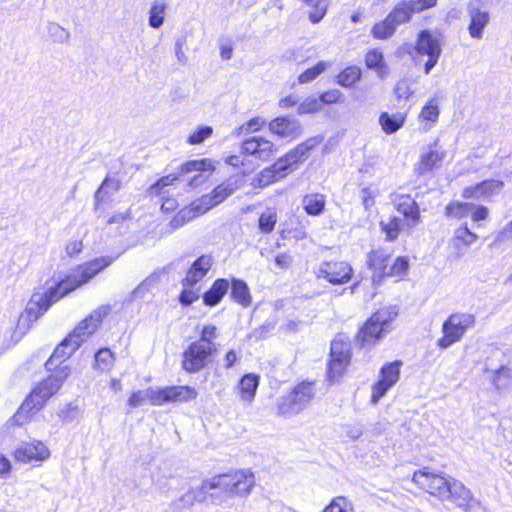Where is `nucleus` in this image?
<instances>
[{
  "label": "nucleus",
  "instance_id": "43",
  "mask_svg": "<svg viewBox=\"0 0 512 512\" xmlns=\"http://www.w3.org/2000/svg\"><path fill=\"white\" fill-rule=\"evenodd\" d=\"M380 227L385 233L386 239L394 241L402 231V220L399 217L391 216L387 220H382Z\"/></svg>",
  "mask_w": 512,
  "mask_h": 512
},
{
  "label": "nucleus",
  "instance_id": "38",
  "mask_svg": "<svg viewBox=\"0 0 512 512\" xmlns=\"http://www.w3.org/2000/svg\"><path fill=\"white\" fill-rule=\"evenodd\" d=\"M361 76V69L356 65H351L336 76V83L344 88H352L361 79Z\"/></svg>",
  "mask_w": 512,
  "mask_h": 512
},
{
  "label": "nucleus",
  "instance_id": "15",
  "mask_svg": "<svg viewBox=\"0 0 512 512\" xmlns=\"http://www.w3.org/2000/svg\"><path fill=\"white\" fill-rule=\"evenodd\" d=\"M241 186L239 179L230 178L215 187L210 194L201 196L202 203L205 205L204 210L209 211L213 207L225 201L234 194Z\"/></svg>",
  "mask_w": 512,
  "mask_h": 512
},
{
  "label": "nucleus",
  "instance_id": "19",
  "mask_svg": "<svg viewBox=\"0 0 512 512\" xmlns=\"http://www.w3.org/2000/svg\"><path fill=\"white\" fill-rule=\"evenodd\" d=\"M158 406L167 403H181L193 400L197 397V392L190 386H172L162 389L157 388Z\"/></svg>",
  "mask_w": 512,
  "mask_h": 512
},
{
  "label": "nucleus",
  "instance_id": "61",
  "mask_svg": "<svg viewBox=\"0 0 512 512\" xmlns=\"http://www.w3.org/2000/svg\"><path fill=\"white\" fill-rule=\"evenodd\" d=\"M179 172L177 174H170L160 178L155 184H153L149 191L152 195H160L161 191L164 187L172 185L178 178Z\"/></svg>",
  "mask_w": 512,
  "mask_h": 512
},
{
  "label": "nucleus",
  "instance_id": "11",
  "mask_svg": "<svg viewBox=\"0 0 512 512\" xmlns=\"http://www.w3.org/2000/svg\"><path fill=\"white\" fill-rule=\"evenodd\" d=\"M109 307L101 306L94 310L88 317L82 320L68 335L77 346L85 342L98 328L102 320L108 315Z\"/></svg>",
  "mask_w": 512,
  "mask_h": 512
},
{
  "label": "nucleus",
  "instance_id": "2",
  "mask_svg": "<svg viewBox=\"0 0 512 512\" xmlns=\"http://www.w3.org/2000/svg\"><path fill=\"white\" fill-rule=\"evenodd\" d=\"M413 481L430 495L441 500H451L465 512H484L482 504L472 497L470 491L461 482L455 479L419 470L414 473Z\"/></svg>",
  "mask_w": 512,
  "mask_h": 512
},
{
  "label": "nucleus",
  "instance_id": "44",
  "mask_svg": "<svg viewBox=\"0 0 512 512\" xmlns=\"http://www.w3.org/2000/svg\"><path fill=\"white\" fill-rule=\"evenodd\" d=\"M167 5L164 1H155L149 9V25L152 28H159L163 25Z\"/></svg>",
  "mask_w": 512,
  "mask_h": 512
},
{
  "label": "nucleus",
  "instance_id": "3",
  "mask_svg": "<svg viewBox=\"0 0 512 512\" xmlns=\"http://www.w3.org/2000/svg\"><path fill=\"white\" fill-rule=\"evenodd\" d=\"M69 373V368L64 366L42 381L20 406L14 415V421L23 425L30 420L44 406L45 402L60 389Z\"/></svg>",
  "mask_w": 512,
  "mask_h": 512
},
{
  "label": "nucleus",
  "instance_id": "58",
  "mask_svg": "<svg viewBox=\"0 0 512 512\" xmlns=\"http://www.w3.org/2000/svg\"><path fill=\"white\" fill-rule=\"evenodd\" d=\"M82 411L80 406L76 401L68 403L65 407H63L60 411V418L63 421L71 422L80 417Z\"/></svg>",
  "mask_w": 512,
  "mask_h": 512
},
{
  "label": "nucleus",
  "instance_id": "16",
  "mask_svg": "<svg viewBox=\"0 0 512 512\" xmlns=\"http://www.w3.org/2000/svg\"><path fill=\"white\" fill-rule=\"evenodd\" d=\"M277 151L276 145L263 137L253 136L242 143V152L255 157L256 159L267 161Z\"/></svg>",
  "mask_w": 512,
  "mask_h": 512
},
{
  "label": "nucleus",
  "instance_id": "20",
  "mask_svg": "<svg viewBox=\"0 0 512 512\" xmlns=\"http://www.w3.org/2000/svg\"><path fill=\"white\" fill-rule=\"evenodd\" d=\"M269 131L280 138L293 140L302 134L299 121L288 117H277L268 123Z\"/></svg>",
  "mask_w": 512,
  "mask_h": 512
},
{
  "label": "nucleus",
  "instance_id": "23",
  "mask_svg": "<svg viewBox=\"0 0 512 512\" xmlns=\"http://www.w3.org/2000/svg\"><path fill=\"white\" fill-rule=\"evenodd\" d=\"M211 488H204V481L199 487L187 490L180 498L174 501V508L177 512H186L193 508L197 502L205 499V493Z\"/></svg>",
  "mask_w": 512,
  "mask_h": 512
},
{
  "label": "nucleus",
  "instance_id": "26",
  "mask_svg": "<svg viewBox=\"0 0 512 512\" xmlns=\"http://www.w3.org/2000/svg\"><path fill=\"white\" fill-rule=\"evenodd\" d=\"M397 211L405 217L406 225L414 227L420 220V210L417 203L408 195L400 196L396 201Z\"/></svg>",
  "mask_w": 512,
  "mask_h": 512
},
{
  "label": "nucleus",
  "instance_id": "21",
  "mask_svg": "<svg viewBox=\"0 0 512 512\" xmlns=\"http://www.w3.org/2000/svg\"><path fill=\"white\" fill-rule=\"evenodd\" d=\"M444 157L445 152L437 148V144L429 146L428 150L421 154L419 161L416 163L415 172L421 176L439 168Z\"/></svg>",
  "mask_w": 512,
  "mask_h": 512
},
{
  "label": "nucleus",
  "instance_id": "49",
  "mask_svg": "<svg viewBox=\"0 0 512 512\" xmlns=\"http://www.w3.org/2000/svg\"><path fill=\"white\" fill-rule=\"evenodd\" d=\"M396 31L395 26L390 19L386 17L384 20L374 24L371 34L375 39L384 40L390 38Z\"/></svg>",
  "mask_w": 512,
  "mask_h": 512
},
{
  "label": "nucleus",
  "instance_id": "56",
  "mask_svg": "<svg viewBox=\"0 0 512 512\" xmlns=\"http://www.w3.org/2000/svg\"><path fill=\"white\" fill-rule=\"evenodd\" d=\"M212 134L213 128L211 126H201L189 135L187 142L191 145H199L210 138Z\"/></svg>",
  "mask_w": 512,
  "mask_h": 512
},
{
  "label": "nucleus",
  "instance_id": "5",
  "mask_svg": "<svg viewBox=\"0 0 512 512\" xmlns=\"http://www.w3.org/2000/svg\"><path fill=\"white\" fill-rule=\"evenodd\" d=\"M475 322V316L471 313L451 314L442 325L443 336L437 340V346L440 349H447L459 342L465 333L474 327Z\"/></svg>",
  "mask_w": 512,
  "mask_h": 512
},
{
  "label": "nucleus",
  "instance_id": "1",
  "mask_svg": "<svg viewBox=\"0 0 512 512\" xmlns=\"http://www.w3.org/2000/svg\"><path fill=\"white\" fill-rule=\"evenodd\" d=\"M113 257L105 256L79 265L58 285L45 293H34L25 309L18 317L11 339L18 342L31 329L35 323L48 310L53 302L58 301L75 289L89 282L98 273L111 265Z\"/></svg>",
  "mask_w": 512,
  "mask_h": 512
},
{
  "label": "nucleus",
  "instance_id": "42",
  "mask_svg": "<svg viewBox=\"0 0 512 512\" xmlns=\"http://www.w3.org/2000/svg\"><path fill=\"white\" fill-rule=\"evenodd\" d=\"M231 295L233 299L241 304L243 307H247L251 303V296L247 284L242 280H233L231 287Z\"/></svg>",
  "mask_w": 512,
  "mask_h": 512
},
{
  "label": "nucleus",
  "instance_id": "34",
  "mask_svg": "<svg viewBox=\"0 0 512 512\" xmlns=\"http://www.w3.org/2000/svg\"><path fill=\"white\" fill-rule=\"evenodd\" d=\"M229 288V282L226 279H217L212 287L204 294L203 301L208 306L217 305Z\"/></svg>",
  "mask_w": 512,
  "mask_h": 512
},
{
  "label": "nucleus",
  "instance_id": "29",
  "mask_svg": "<svg viewBox=\"0 0 512 512\" xmlns=\"http://www.w3.org/2000/svg\"><path fill=\"white\" fill-rule=\"evenodd\" d=\"M406 114L402 112H396L389 114L388 112H382L379 115V125L382 131L386 134H393L401 129L405 123Z\"/></svg>",
  "mask_w": 512,
  "mask_h": 512
},
{
  "label": "nucleus",
  "instance_id": "52",
  "mask_svg": "<svg viewBox=\"0 0 512 512\" xmlns=\"http://www.w3.org/2000/svg\"><path fill=\"white\" fill-rule=\"evenodd\" d=\"M379 195V188L370 184L363 187L360 191V198L365 211H370L375 205V199Z\"/></svg>",
  "mask_w": 512,
  "mask_h": 512
},
{
  "label": "nucleus",
  "instance_id": "55",
  "mask_svg": "<svg viewBox=\"0 0 512 512\" xmlns=\"http://www.w3.org/2000/svg\"><path fill=\"white\" fill-rule=\"evenodd\" d=\"M327 66V62L319 61L313 67L308 68L302 74H300L298 77L299 82L304 84L314 80L317 76L326 70Z\"/></svg>",
  "mask_w": 512,
  "mask_h": 512
},
{
  "label": "nucleus",
  "instance_id": "35",
  "mask_svg": "<svg viewBox=\"0 0 512 512\" xmlns=\"http://www.w3.org/2000/svg\"><path fill=\"white\" fill-rule=\"evenodd\" d=\"M79 347L67 336L54 350L50 360L46 363L49 368L56 362L68 359Z\"/></svg>",
  "mask_w": 512,
  "mask_h": 512
},
{
  "label": "nucleus",
  "instance_id": "13",
  "mask_svg": "<svg viewBox=\"0 0 512 512\" xmlns=\"http://www.w3.org/2000/svg\"><path fill=\"white\" fill-rule=\"evenodd\" d=\"M352 267L347 262H324L315 272L318 279H326L332 284L347 283L352 276Z\"/></svg>",
  "mask_w": 512,
  "mask_h": 512
},
{
  "label": "nucleus",
  "instance_id": "25",
  "mask_svg": "<svg viewBox=\"0 0 512 512\" xmlns=\"http://www.w3.org/2000/svg\"><path fill=\"white\" fill-rule=\"evenodd\" d=\"M439 116V99L432 97L429 98L422 106L417 120L422 129L428 131L438 122Z\"/></svg>",
  "mask_w": 512,
  "mask_h": 512
},
{
  "label": "nucleus",
  "instance_id": "8",
  "mask_svg": "<svg viewBox=\"0 0 512 512\" xmlns=\"http://www.w3.org/2000/svg\"><path fill=\"white\" fill-rule=\"evenodd\" d=\"M215 171V162L209 158L190 160L179 168V175L187 176V185L190 188L203 186Z\"/></svg>",
  "mask_w": 512,
  "mask_h": 512
},
{
  "label": "nucleus",
  "instance_id": "14",
  "mask_svg": "<svg viewBox=\"0 0 512 512\" xmlns=\"http://www.w3.org/2000/svg\"><path fill=\"white\" fill-rule=\"evenodd\" d=\"M319 143L320 141L316 138L308 139L289 151L283 157L279 158L277 163L282 164L284 174L288 175L297 169L298 165L307 158L308 153Z\"/></svg>",
  "mask_w": 512,
  "mask_h": 512
},
{
  "label": "nucleus",
  "instance_id": "62",
  "mask_svg": "<svg viewBox=\"0 0 512 512\" xmlns=\"http://www.w3.org/2000/svg\"><path fill=\"white\" fill-rule=\"evenodd\" d=\"M179 172L177 174H170L160 178L155 184H153L149 191L152 195H160L161 191L164 187L172 185L178 178Z\"/></svg>",
  "mask_w": 512,
  "mask_h": 512
},
{
  "label": "nucleus",
  "instance_id": "18",
  "mask_svg": "<svg viewBox=\"0 0 512 512\" xmlns=\"http://www.w3.org/2000/svg\"><path fill=\"white\" fill-rule=\"evenodd\" d=\"M503 187L502 181L488 179L465 187L461 195L464 199L486 200L492 195L500 193Z\"/></svg>",
  "mask_w": 512,
  "mask_h": 512
},
{
  "label": "nucleus",
  "instance_id": "57",
  "mask_svg": "<svg viewBox=\"0 0 512 512\" xmlns=\"http://www.w3.org/2000/svg\"><path fill=\"white\" fill-rule=\"evenodd\" d=\"M95 362L102 371L109 370L114 363L113 353L107 348L101 349L95 355Z\"/></svg>",
  "mask_w": 512,
  "mask_h": 512
},
{
  "label": "nucleus",
  "instance_id": "39",
  "mask_svg": "<svg viewBox=\"0 0 512 512\" xmlns=\"http://www.w3.org/2000/svg\"><path fill=\"white\" fill-rule=\"evenodd\" d=\"M50 456L49 450H16L15 459L18 462L37 465Z\"/></svg>",
  "mask_w": 512,
  "mask_h": 512
},
{
  "label": "nucleus",
  "instance_id": "41",
  "mask_svg": "<svg viewBox=\"0 0 512 512\" xmlns=\"http://www.w3.org/2000/svg\"><path fill=\"white\" fill-rule=\"evenodd\" d=\"M413 13L415 12L412 10L410 5L403 2L396 5L387 17L397 29L399 25L408 22Z\"/></svg>",
  "mask_w": 512,
  "mask_h": 512
},
{
  "label": "nucleus",
  "instance_id": "12",
  "mask_svg": "<svg viewBox=\"0 0 512 512\" xmlns=\"http://www.w3.org/2000/svg\"><path fill=\"white\" fill-rule=\"evenodd\" d=\"M400 361L385 364L380 370V378L372 387L371 402L373 404L378 401L393 387L400 377Z\"/></svg>",
  "mask_w": 512,
  "mask_h": 512
},
{
  "label": "nucleus",
  "instance_id": "54",
  "mask_svg": "<svg viewBox=\"0 0 512 512\" xmlns=\"http://www.w3.org/2000/svg\"><path fill=\"white\" fill-rule=\"evenodd\" d=\"M218 337V329L213 324H206L200 331V339L197 342H203L216 351L214 340Z\"/></svg>",
  "mask_w": 512,
  "mask_h": 512
},
{
  "label": "nucleus",
  "instance_id": "37",
  "mask_svg": "<svg viewBox=\"0 0 512 512\" xmlns=\"http://www.w3.org/2000/svg\"><path fill=\"white\" fill-rule=\"evenodd\" d=\"M158 406L157 388L149 387L145 390H138L131 394L128 399V405L132 408H136L145 403Z\"/></svg>",
  "mask_w": 512,
  "mask_h": 512
},
{
  "label": "nucleus",
  "instance_id": "28",
  "mask_svg": "<svg viewBox=\"0 0 512 512\" xmlns=\"http://www.w3.org/2000/svg\"><path fill=\"white\" fill-rule=\"evenodd\" d=\"M470 24L468 26L469 34L472 38L481 39L483 31L489 22V13L478 7L469 8Z\"/></svg>",
  "mask_w": 512,
  "mask_h": 512
},
{
  "label": "nucleus",
  "instance_id": "46",
  "mask_svg": "<svg viewBox=\"0 0 512 512\" xmlns=\"http://www.w3.org/2000/svg\"><path fill=\"white\" fill-rule=\"evenodd\" d=\"M278 216L274 208H267L261 213L258 220V229L261 233L270 234L277 223Z\"/></svg>",
  "mask_w": 512,
  "mask_h": 512
},
{
  "label": "nucleus",
  "instance_id": "33",
  "mask_svg": "<svg viewBox=\"0 0 512 512\" xmlns=\"http://www.w3.org/2000/svg\"><path fill=\"white\" fill-rule=\"evenodd\" d=\"M478 236L471 232L467 225H461L458 227L453 234L452 244L455 249H457L460 253L465 250L467 247L476 242Z\"/></svg>",
  "mask_w": 512,
  "mask_h": 512
},
{
  "label": "nucleus",
  "instance_id": "24",
  "mask_svg": "<svg viewBox=\"0 0 512 512\" xmlns=\"http://www.w3.org/2000/svg\"><path fill=\"white\" fill-rule=\"evenodd\" d=\"M204 204L202 203L201 198L196 199L193 201L189 206L181 209L170 221V226L173 229L180 228L184 226L186 223L190 222L191 220L199 217L200 215L205 214L208 212L207 210H204Z\"/></svg>",
  "mask_w": 512,
  "mask_h": 512
},
{
  "label": "nucleus",
  "instance_id": "17",
  "mask_svg": "<svg viewBox=\"0 0 512 512\" xmlns=\"http://www.w3.org/2000/svg\"><path fill=\"white\" fill-rule=\"evenodd\" d=\"M214 264V258L210 254L198 257L189 267L182 280L184 287L191 288L202 281Z\"/></svg>",
  "mask_w": 512,
  "mask_h": 512
},
{
  "label": "nucleus",
  "instance_id": "36",
  "mask_svg": "<svg viewBox=\"0 0 512 512\" xmlns=\"http://www.w3.org/2000/svg\"><path fill=\"white\" fill-rule=\"evenodd\" d=\"M486 374L492 386L498 391L508 388L511 384L512 371L508 366H500L499 369Z\"/></svg>",
  "mask_w": 512,
  "mask_h": 512
},
{
  "label": "nucleus",
  "instance_id": "9",
  "mask_svg": "<svg viewBox=\"0 0 512 512\" xmlns=\"http://www.w3.org/2000/svg\"><path fill=\"white\" fill-rule=\"evenodd\" d=\"M331 359L328 364V377L335 381L345 371L350 362V343L343 335L337 336L331 343Z\"/></svg>",
  "mask_w": 512,
  "mask_h": 512
},
{
  "label": "nucleus",
  "instance_id": "31",
  "mask_svg": "<svg viewBox=\"0 0 512 512\" xmlns=\"http://www.w3.org/2000/svg\"><path fill=\"white\" fill-rule=\"evenodd\" d=\"M284 169L281 163H274L273 166L266 168L260 172L257 178L254 180L255 185L264 188L270 184L277 182L284 178Z\"/></svg>",
  "mask_w": 512,
  "mask_h": 512
},
{
  "label": "nucleus",
  "instance_id": "64",
  "mask_svg": "<svg viewBox=\"0 0 512 512\" xmlns=\"http://www.w3.org/2000/svg\"><path fill=\"white\" fill-rule=\"evenodd\" d=\"M277 409L278 413L281 415L296 414L299 412V410L295 409L290 394L279 399Z\"/></svg>",
  "mask_w": 512,
  "mask_h": 512
},
{
  "label": "nucleus",
  "instance_id": "45",
  "mask_svg": "<svg viewBox=\"0 0 512 512\" xmlns=\"http://www.w3.org/2000/svg\"><path fill=\"white\" fill-rule=\"evenodd\" d=\"M307 6L311 7L308 18L310 22L319 23L326 15L328 3L327 0H301Z\"/></svg>",
  "mask_w": 512,
  "mask_h": 512
},
{
  "label": "nucleus",
  "instance_id": "22",
  "mask_svg": "<svg viewBox=\"0 0 512 512\" xmlns=\"http://www.w3.org/2000/svg\"><path fill=\"white\" fill-rule=\"evenodd\" d=\"M368 266L373 270V282H379L384 276L388 275L389 262L391 255L384 249H377L370 252L367 256Z\"/></svg>",
  "mask_w": 512,
  "mask_h": 512
},
{
  "label": "nucleus",
  "instance_id": "6",
  "mask_svg": "<svg viewBox=\"0 0 512 512\" xmlns=\"http://www.w3.org/2000/svg\"><path fill=\"white\" fill-rule=\"evenodd\" d=\"M397 316L394 307H385L376 311L358 333L357 339L362 346H373L387 330L389 323Z\"/></svg>",
  "mask_w": 512,
  "mask_h": 512
},
{
  "label": "nucleus",
  "instance_id": "48",
  "mask_svg": "<svg viewBox=\"0 0 512 512\" xmlns=\"http://www.w3.org/2000/svg\"><path fill=\"white\" fill-rule=\"evenodd\" d=\"M121 187V182L114 177H106L95 194V201L100 203L105 200V196H109L117 192Z\"/></svg>",
  "mask_w": 512,
  "mask_h": 512
},
{
  "label": "nucleus",
  "instance_id": "7",
  "mask_svg": "<svg viewBox=\"0 0 512 512\" xmlns=\"http://www.w3.org/2000/svg\"><path fill=\"white\" fill-rule=\"evenodd\" d=\"M417 56H427L424 64V73L427 75L436 66L440 58L442 47L439 35L429 30H423L417 35L415 43Z\"/></svg>",
  "mask_w": 512,
  "mask_h": 512
},
{
  "label": "nucleus",
  "instance_id": "32",
  "mask_svg": "<svg viewBox=\"0 0 512 512\" xmlns=\"http://www.w3.org/2000/svg\"><path fill=\"white\" fill-rule=\"evenodd\" d=\"M301 204L308 215L318 216L325 209L326 197L321 193H310L303 197Z\"/></svg>",
  "mask_w": 512,
  "mask_h": 512
},
{
  "label": "nucleus",
  "instance_id": "63",
  "mask_svg": "<svg viewBox=\"0 0 512 512\" xmlns=\"http://www.w3.org/2000/svg\"><path fill=\"white\" fill-rule=\"evenodd\" d=\"M408 266L409 264L407 259L403 257H398L397 259H395L394 263L389 266L387 276L402 277L406 274Z\"/></svg>",
  "mask_w": 512,
  "mask_h": 512
},
{
  "label": "nucleus",
  "instance_id": "53",
  "mask_svg": "<svg viewBox=\"0 0 512 512\" xmlns=\"http://www.w3.org/2000/svg\"><path fill=\"white\" fill-rule=\"evenodd\" d=\"M48 35L51 40L55 43H68L70 39V33L67 29L59 25L58 23H49L47 27Z\"/></svg>",
  "mask_w": 512,
  "mask_h": 512
},
{
  "label": "nucleus",
  "instance_id": "40",
  "mask_svg": "<svg viewBox=\"0 0 512 512\" xmlns=\"http://www.w3.org/2000/svg\"><path fill=\"white\" fill-rule=\"evenodd\" d=\"M365 63L369 69H373L381 78L387 74V67L384 63L383 54L376 49L369 50L365 55Z\"/></svg>",
  "mask_w": 512,
  "mask_h": 512
},
{
  "label": "nucleus",
  "instance_id": "27",
  "mask_svg": "<svg viewBox=\"0 0 512 512\" xmlns=\"http://www.w3.org/2000/svg\"><path fill=\"white\" fill-rule=\"evenodd\" d=\"M259 379V376L254 373H248L240 379L237 385V392L244 404L249 405L254 401L259 386Z\"/></svg>",
  "mask_w": 512,
  "mask_h": 512
},
{
  "label": "nucleus",
  "instance_id": "51",
  "mask_svg": "<svg viewBox=\"0 0 512 512\" xmlns=\"http://www.w3.org/2000/svg\"><path fill=\"white\" fill-rule=\"evenodd\" d=\"M321 512H355L353 503L343 496L334 497Z\"/></svg>",
  "mask_w": 512,
  "mask_h": 512
},
{
  "label": "nucleus",
  "instance_id": "60",
  "mask_svg": "<svg viewBox=\"0 0 512 512\" xmlns=\"http://www.w3.org/2000/svg\"><path fill=\"white\" fill-rule=\"evenodd\" d=\"M320 108L321 104L318 98L307 97L298 105L297 112L298 114L314 113Z\"/></svg>",
  "mask_w": 512,
  "mask_h": 512
},
{
  "label": "nucleus",
  "instance_id": "30",
  "mask_svg": "<svg viewBox=\"0 0 512 512\" xmlns=\"http://www.w3.org/2000/svg\"><path fill=\"white\" fill-rule=\"evenodd\" d=\"M289 394L292 397L295 409L300 412L314 397V389L311 383H301Z\"/></svg>",
  "mask_w": 512,
  "mask_h": 512
},
{
  "label": "nucleus",
  "instance_id": "50",
  "mask_svg": "<svg viewBox=\"0 0 512 512\" xmlns=\"http://www.w3.org/2000/svg\"><path fill=\"white\" fill-rule=\"evenodd\" d=\"M500 366H508L506 364L505 354L502 350L494 348L484 361V372L488 373L494 371L499 369Z\"/></svg>",
  "mask_w": 512,
  "mask_h": 512
},
{
  "label": "nucleus",
  "instance_id": "47",
  "mask_svg": "<svg viewBox=\"0 0 512 512\" xmlns=\"http://www.w3.org/2000/svg\"><path fill=\"white\" fill-rule=\"evenodd\" d=\"M474 208V204L467 202L453 201L445 207V215L455 219L466 217Z\"/></svg>",
  "mask_w": 512,
  "mask_h": 512
},
{
  "label": "nucleus",
  "instance_id": "4",
  "mask_svg": "<svg viewBox=\"0 0 512 512\" xmlns=\"http://www.w3.org/2000/svg\"><path fill=\"white\" fill-rule=\"evenodd\" d=\"M256 486L254 473L238 469L204 480V488L222 489L229 497H248Z\"/></svg>",
  "mask_w": 512,
  "mask_h": 512
},
{
  "label": "nucleus",
  "instance_id": "59",
  "mask_svg": "<svg viewBox=\"0 0 512 512\" xmlns=\"http://www.w3.org/2000/svg\"><path fill=\"white\" fill-rule=\"evenodd\" d=\"M264 125H265V120L263 118L254 117V118L250 119L248 122L239 126L235 131V135L239 136L242 133L247 134V133H251V132H257Z\"/></svg>",
  "mask_w": 512,
  "mask_h": 512
},
{
  "label": "nucleus",
  "instance_id": "10",
  "mask_svg": "<svg viewBox=\"0 0 512 512\" xmlns=\"http://www.w3.org/2000/svg\"><path fill=\"white\" fill-rule=\"evenodd\" d=\"M214 352L215 350L203 342L191 343L183 353L182 366L184 370L190 373L202 370Z\"/></svg>",
  "mask_w": 512,
  "mask_h": 512
}]
</instances>
